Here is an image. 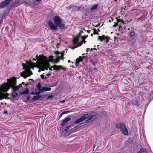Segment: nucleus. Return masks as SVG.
Masks as SVG:
<instances>
[{"instance_id":"obj_1","label":"nucleus","mask_w":153,"mask_h":153,"mask_svg":"<svg viewBox=\"0 0 153 153\" xmlns=\"http://www.w3.org/2000/svg\"><path fill=\"white\" fill-rule=\"evenodd\" d=\"M53 22L54 24L51 21H48V25L52 30L57 31L58 30V27L61 30L66 29V27L65 26V25L62 23L61 19L59 17L55 16Z\"/></svg>"},{"instance_id":"obj_2","label":"nucleus","mask_w":153,"mask_h":153,"mask_svg":"<svg viewBox=\"0 0 153 153\" xmlns=\"http://www.w3.org/2000/svg\"><path fill=\"white\" fill-rule=\"evenodd\" d=\"M37 57V55L36 57L38 59L37 62L40 69L42 71H43L45 69L48 70L50 66V64L47 58L43 55H39L38 57Z\"/></svg>"},{"instance_id":"obj_3","label":"nucleus","mask_w":153,"mask_h":153,"mask_svg":"<svg viewBox=\"0 0 153 153\" xmlns=\"http://www.w3.org/2000/svg\"><path fill=\"white\" fill-rule=\"evenodd\" d=\"M16 81L15 80L10 81L8 83H5L0 88V91L3 92H6L8 91L10 88H13L16 84Z\"/></svg>"},{"instance_id":"obj_4","label":"nucleus","mask_w":153,"mask_h":153,"mask_svg":"<svg viewBox=\"0 0 153 153\" xmlns=\"http://www.w3.org/2000/svg\"><path fill=\"white\" fill-rule=\"evenodd\" d=\"M96 116V114L94 112L91 113H89L88 114H85L81 117L82 121L88 119V120H90L92 118H94Z\"/></svg>"},{"instance_id":"obj_5","label":"nucleus","mask_w":153,"mask_h":153,"mask_svg":"<svg viewBox=\"0 0 153 153\" xmlns=\"http://www.w3.org/2000/svg\"><path fill=\"white\" fill-rule=\"evenodd\" d=\"M25 71L22 72L21 73V76L23 77L25 79L28 76H30L33 74V73L30 70L29 67L27 68L26 70Z\"/></svg>"},{"instance_id":"obj_6","label":"nucleus","mask_w":153,"mask_h":153,"mask_svg":"<svg viewBox=\"0 0 153 153\" xmlns=\"http://www.w3.org/2000/svg\"><path fill=\"white\" fill-rule=\"evenodd\" d=\"M64 52H62L61 54V57H59V56L57 57L56 60H55L53 59V56L52 55L50 56L49 58L51 60V62H53L54 63H57L59 62V60L60 59H63L64 57L63 56L64 55Z\"/></svg>"},{"instance_id":"obj_7","label":"nucleus","mask_w":153,"mask_h":153,"mask_svg":"<svg viewBox=\"0 0 153 153\" xmlns=\"http://www.w3.org/2000/svg\"><path fill=\"white\" fill-rule=\"evenodd\" d=\"M12 0H5L0 3V9L6 7H8L10 2Z\"/></svg>"},{"instance_id":"obj_8","label":"nucleus","mask_w":153,"mask_h":153,"mask_svg":"<svg viewBox=\"0 0 153 153\" xmlns=\"http://www.w3.org/2000/svg\"><path fill=\"white\" fill-rule=\"evenodd\" d=\"M110 38V37L106 36L105 35H103L102 36H99L98 40L100 41L101 42H102L105 39V42L106 43H107L108 42Z\"/></svg>"},{"instance_id":"obj_9","label":"nucleus","mask_w":153,"mask_h":153,"mask_svg":"<svg viewBox=\"0 0 153 153\" xmlns=\"http://www.w3.org/2000/svg\"><path fill=\"white\" fill-rule=\"evenodd\" d=\"M125 126L124 123L120 122L117 123L115 125V127L117 129H120V131L125 127Z\"/></svg>"},{"instance_id":"obj_10","label":"nucleus","mask_w":153,"mask_h":153,"mask_svg":"<svg viewBox=\"0 0 153 153\" xmlns=\"http://www.w3.org/2000/svg\"><path fill=\"white\" fill-rule=\"evenodd\" d=\"M13 91L12 93L11 96H12L13 98H15V96L14 94L15 93V91H17L19 90V86H14L13 87V88H11Z\"/></svg>"},{"instance_id":"obj_11","label":"nucleus","mask_w":153,"mask_h":153,"mask_svg":"<svg viewBox=\"0 0 153 153\" xmlns=\"http://www.w3.org/2000/svg\"><path fill=\"white\" fill-rule=\"evenodd\" d=\"M20 1V0H15L14 1H13L12 2V4L11 5L9 9H10V8L13 6H17L19 4Z\"/></svg>"},{"instance_id":"obj_12","label":"nucleus","mask_w":153,"mask_h":153,"mask_svg":"<svg viewBox=\"0 0 153 153\" xmlns=\"http://www.w3.org/2000/svg\"><path fill=\"white\" fill-rule=\"evenodd\" d=\"M120 131L121 133L124 135H126L128 134V130L125 126Z\"/></svg>"},{"instance_id":"obj_13","label":"nucleus","mask_w":153,"mask_h":153,"mask_svg":"<svg viewBox=\"0 0 153 153\" xmlns=\"http://www.w3.org/2000/svg\"><path fill=\"white\" fill-rule=\"evenodd\" d=\"M66 69V68H64L61 66H58L56 65H54V70H59L60 69H62L63 70L65 71Z\"/></svg>"},{"instance_id":"obj_14","label":"nucleus","mask_w":153,"mask_h":153,"mask_svg":"<svg viewBox=\"0 0 153 153\" xmlns=\"http://www.w3.org/2000/svg\"><path fill=\"white\" fill-rule=\"evenodd\" d=\"M84 58V56H81L79 57V58H77L76 59V66H78V64H79L80 62L82 61L83 58Z\"/></svg>"},{"instance_id":"obj_15","label":"nucleus","mask_w":153,"mask_h":153,"mask_svg":"<svg viewBox=\"0 0 153 153\" xmlns=\"http://www.w3.org/2000/svg\"><path fill=\"white\" fill-rule=\"evenodd\" d=\"M71 120V118L70 117H67V118L64 119L61 123V125L62 126H64L65 124L67 123L69 121Z\"/></svg>"},{"instance_id":"obj_16","label":"nucleus","mask_w":153,"mask_h":153,"mask_svg":"<svg viewBox=\"0 0 153 153\" xmlns=\"http://www.w3.org/2000/svg\"><path fill=\"white\" fill-rule=\"evenodd\" d=\"M51 90V88L46 87H43L41 90V92H43L44 91H49Z\"/></svg>"},{"instance_id":"obj_17","label":"nucleus","mask_w":153,"mask_h":153,"mask_svg":"<svg viewBox=\"0 0 153 153\" xmlns=\"http://www.w3.org/2000/svg\"><path fill=\"white\" fill-rule=\"evenodd\" d=\"M42 97V96L41 95H39L37 96H35L33 97L32 100H37L39 99L40 98Z\"/></svg>"},{"instance_id":"obj_18","label":"nucleus","mask_w":153,"mask_h":153,"mask_svg":"<svg viewBox=\"0 0 153 153\" xmlns=\"http://www.w3.org/2000/svg\"><path fill=\"white\" fill-rule=\"evenodd\" d=\"M75 8L76 9V11H79L83 10V8L82 7V5H81L80 7H77L76 6H75L74 9Z\"/></svg>"},{"instance_id":"obj_19","label":"nucleus","mask_w":153,"mask_h":153,"mask_svg":"<svg viewBox=\"0 0 153 153\" xmlns=\"http://www.w3.org/2000/svg\"><path fill=\"white\" fill-rule=\"evenodd\" d=\"M29 90L28 88H26L25 91L19 94V95L21 94H27L28 93Z\"/></svg>"},{"instance_id":"obj_20","label":"nucleus","mask_w":153,"mask_h":153,"mask_svg":"<svg viewBox=\"0 0 153 153\" xmlns=\"http://www.w3.org/2000/svg\"><path fill=\"white\" fill-rule=\"evenodd\" d=\"M98 6V4H97L95 5H93L92 7L90 8V10L91 11H92L96 9L97 7Z\"/></svg>"},{"instance_id":"obj_21","label":"nucleus","mask_w":153,"mask_h":153,"mask_svg":"<svg viewBox=\"0 0 153 153\" xmlns=\"http://www.w3.org/2000/svg\"><path fill=\"white\" fill-rule=\"evenodd\" d=\"M73 42L74 45H76L79 42V39L77 38H74L73 39Z\"/></svg>"},{"instance_id":"obj_22","label":"nucleus","mask_w":153,"mask_h":153,"mask_svg":"<svg viewBox=\"0 0 153 153\" xmlns=\"http://www.w3.org/2000/svg\"><path fill=\"white\" fill-rule=\"evenodd\" d=\"M137 153H147V152L146 149L141 148Z\"/></svg>"},{"instance_id":"obj_23","label":"nucleus","mask_w":153,"mask_h":153,"mask_svg":"<svg viewBox=\"0 0 153 153\" xmlns=\"http://www.w3.org/2000/svg\"><path fill=\"white\" fill-rule=\"evenodd\" d=\"M36 64V63H33V62H31L30 64V68H31L32 69H33L34 67V65H35Z\"/></svg>"},{"instance_id":"obj_24","label":"nucleus","mask_w":153,"mask_h":153,"mask_svg":"<svg viewBox=\"0 0 153 153\" xmlns=\"http://www.w3.org/2000/svg\"><path fill=\"white\" fill-rule=\"evenodd\" d=\"M37 88H38V90L39 91H41V90L42 89H41L42 87H41V83L40 82H39L38 83V84L37 85Z\"/></svg>"},{"instance_id":"obj_25","label":"nucleus","mask_w":153,"mask_h":153,"mask_svg":"<svg viewBox=\"0 0 153 153\" xmlns=\"http://www.w3.org/2000/svg\"><path fill=\"white\" fill-rule=\"evenodd\" d=\"M83 121L81 118V117H80V118H79V119H76L75 122V123H76V124H77V123H79L80 122H81V121Z\"/></svg>"},{"instance_id":"obj_26","label":"nucleus","mask_w":153,"mask_h":153,"mask_svg":"<svg viewBox=\"0 0 153 153\" xmlns=\"http://www.w3.org/2000/svg\"><path fill=\"white\" fill-rule=\"evenodd\" d=\"M22 65L23 66V69L26 70L27 68H28L29 67L27 66L24 63H22Z\"/></svg>"},{"instance_id":"obj_27","label":"nucleus","mask_w":153,"mask_h":153,"mask_svg":"<svg viewBox=\"0 0 153 153\" xmlns=\"http://www.w3.org/2000/svg\"><path fill=\"white\" fill-rule=\"evenodd\" d=\"M93 30H94V32H93L94 34L98 35L99 34L98 32L97 31V30H96V29H95V28Z\"/></svg>"},{"instance_id":"obj_28","label":"nucleus","mask_w":153,"mask_h":153,"mask_svg":"<svg viewBox=\"0 0 153 153\" xmlns=\"http://www.w3.org/2000/svg\"><path fill=\"white\" fill-rule=\"evenodd\" d=\"M68 112V111H64V112H62L60 114L59 116V118L60 117H61L62 116V115H63L64 114L67 113Z\"/></svg>"},{"instance_id":"obj_29","label":"nucleus","mask_w":153,"mask_h":153,"mask_svg":"<svg viewBox=\"0 0 153 153\" xmlns=\"http://www.w3.org/2000/svg\"><path fill=\"white\" fill-rule=\"evenodd\" d=\"M132 104H133V105H134L136 106L138 104H137V100H134V102H133Z\"/></svg>"},{"instance_id":"obj_30","label":"nucleus","mask_w":153,"mask_h":153,"mask_svg":"<svg viewBox=\"0 0 153 153\" xmlns=\"http://www.w3.org/2000/svg\"><path fill=\"white\" fill-rule=\"evenodd\" d=\"M116 19H117V23L122 22L123 24H124V22L123 21H121L120 19H118L117 17L116 18Z\"/></svg>"},{"instance_id":"obj_31","label":"nucleus","mask_w":153,"mask_h":153,"mask_svg":"<svg viewBox=\"0 0 153 153\" xmlns=\"http://www.w3.org/2000/svg\"><path fill=\"white\" fill-rule=\"evenodd\" d=\"M134 34L135 33L133 31H132L130 33L129 35L131 37H132Z\"/></svg>"},{"instance_id":"obj_32","label":"nucleus","mask_w":153,"mask_h":153,"mask_svg":"<svg viewBox=\"0 0 153 153\" xmlns=\"http://www.w3.org/2000/svg\"><path fill=\"white\" fill-rule=\"evenodd\" d=\"M30 98V96H28L27 97V99L26 100L24 101V102H27L29 100Z\"/></svg>"},{"instance_id":"obj_33","label":"nucleus","mask_w":153,"mask_h":153,"mask_svg":"<svg viewBox=\"0 0 153 153\" xmlns=\"http://www.w3.org/2000/svg\"><path fill=\"white\" fill-rule=\"evenodd\" d=\"M75 6H73L71 5H70L68 7H67L68 10H69L71 9L72 7H74Z\"/></svg>"},{"instance_id":"obj_34","label":"nucleus","mask_w":153,"mask_h":153,"mask_svg":"<svg viewBox=\"0 0 153 153\" xmlns=\"http://www.w3.org/2000/svg\"><path fill=\"white\" fill-rule=\"evenodd\" d=\"M41 77L42 79H43L44 78L45 79H47V78L46 77V76H45L43 74L41 75Z\"/></svg>"},{"instance_id":"obj_35","label":"nucleus","mask_w":153,"mask_h":153,"mask_svg":"<svg viewBox=\"0 0 153 153\" xmlns=\"http://www.w3.org/2000/svg\"><path fill=\"white\" fill-rule=\"evenodd\" d=\"M118 24L117 23H116L115 22H114V24L113 25V27H116L117 26H118Z\"/></svg>"},{"instance_id":"obj_36","label":"nucleus","mask_w":153,"mask_h":153,"mask_svg":"<svg viewBox=\"0 0 153 153\" xmlns=\"http://www.w3.org/2000/svg\"><path fill=\"white\" fill-rule=\"evenodd\" d=\"M88 36V35L85 36H82V38L83 39H85Z\"/></svg>"},{"instance_id":"obj_37","label":"nucleus","mask_w":153,"mask_h":153,"mask_svg":"<svg viewBox=\"0 0 153 153\" xmlns=\"http://www.w3.org/2000/svg\"><path fill=\"white\" fill-rule=\"evenodd\" d=\"M42 93L41 91L39 92H35V95H39V94H40V93Z\"/></svg>"},{"instance_id":"obj_38","label":"nucleus","mask_w":153,"mask_h":153,"mask_svg":"<svg viewBox=\"0 0 153 153\" xmlns=\"http://www.w3.org/2000/svg\"><path fill=\"white\" fill-rule=\"evenodd\" d=\"M53 97V96H52V95H50V96H48L47 98L48 99H49V98H52Z\"/></svg>"},{"instance_id":"obj_39","label":"nucleus","mask_w":153,"mask_h":153,"mask_svg":"<svg viewBox=\"0 0 153 153\" xmlns=\"http://www.w3.org/2000/svg\"><path fill=\"white\" fill-rule=\"evenodd\" d=\"M41 0H33V2H39L41 1Z\"/></svg>"},{"instance_id":"obj_40","label":"nucleus","mask_w":153,"mask_h":153,"mask_svg":"<svg viewBox=\"0 0 153 153\" xmlns=\"http://www.w3.org/2000/svg\"><path fill=\"white\" fill-rule=\"evenodd\" d=\"M55 54H57V55H59V54H60V53L58 51H56L55 52Z\"/></svg>"},{"instance_id":"obj_41","label":"nucleus","mask_w":153,"mask_h":153,"mask_svg":"<svg viewBox=\"0 0 153 153\" xmlns=\"http://www.w3.org/2000/svg\"><path fill=\"white\" fill-rule=\"evenodd\" d=\"M54 67H53V66L51 67L50 68H49V70H50V71H51L52 70V68H53L54 69Z\"/></svg>"},{"instance_id":"obj_42","label":"nucleus","mask_w":153,"mask_h":153,"mask_svg":"<svg viewBox=\"0 0 153 153\" xmlns=\"http://www.w3.org/2000/svg\"><path fill=\"white\" fill-rule=\"evenodd\" d=\"M30 94L31 95H35V92H31Z\"/></svg>"},{"instance_id":"obj_43","label":"nucleus","mask_w":153,"mask_h":153,"mask_svg":"<svg viewBox=\"0 0 153 153\" xmlns=\"http://www.w3.org/2000/svg\"><path fill=\"white\" fill-rule=\"evenodd\" d=\"M38 68L39 69V70H38V71L39 72H40L41 70V69H40V68H39V66L38 65Z\"/></svg>"},{"instance_id":"obj_44","label":"nucleus","mask_w":153,"mask_h":153,"mask_svg":"<svg viewBox=\"0 0 153 153\" xmlns=\"http://www.w3.org/2000/svg\"><path fill=\"white\" fill-rule=\"evenodd\" d=\"M14 94L15 95V96H17L18 95V94L17 93H15V92Z\"/></svg>"},{"instance_id":"obj_45","label":"nucleus","mask_w":153,"mask_h":153,"mask_svg":"<svg viewBox=\"0 0 153 153\" xmlns=\"http://www.w3.org/2000/svg\"><path fill=\"white\" fill-rule=\"evenodd\" d=\"M71 126V125H69L68 126L66 127V128L68 129V130L69 129V128Z\"/></svg>"},{"instance_id":"obj_46","label":"nucleus","mask_w":153,"mask_h":153,"mask_svg":"<svg viewBox=\"0 0 153 153\" xmlns=\"http://www.w3.org/2000/svg\"><path fill=\"white\" fill-rule=\"evenodd\" d=\"M80 36V34H79L77 36V38H78V39H79V37Z\"/></svg>"},{"instance_id":"obj_47","label":"nucleus","mask_w":153,"mask_h":153,"mask_svg":"<svg viewBox=\"0 0 153 153\" xmlns=\"http://www.w3.org/2000/svg\"><path fill=\"white\" fill-rule=\"evenodd\" d=\"M65 100H63L62 101H60V102L61 103H63L64 102H65Z\"/></svg>"},{"instance_id":"obj_48","label":"nucleus","mask_w":153,"mask_h":153,"mask_svg":"<svg viewBox=\"0 0 153 153\" xmlns=\"http://www.w3.org/2000/svg\"><path fill=\"white\" fill-rule=\"evenodd\" d=\"M92 65L94 66H95V62H92Z\"/></svg>"},{"instance_id":"obj_49","label":"nucleus","mask_w":153,"mask_h":153,"mask_svg":"<svg viewBox=\"0 0 153 153\" xmlns=\"http://www.w3.org/2000/svg\"><path fill=\"white\" fill-rule=\"evenodd\" d=\"M7 113H8V111L7 110L4 111V114H7Z\"/></svg>"},{"instance_id":"obj_50","label":"nucleus","mask_w":153,"mask_h":153,"mask_svg":"<svg viewBox=\"0 0 153 153\" xmlns=\"http://www.w3.org/2000/svg\"><path fill=\"white\" fill-rule=\"evenodd\" d=\"M100 25V23H99V24H98V25H96V26H95V27H98L99 25Z\"/></svg>"},{"instance_id":"obj_51","label":"nucleus","mask_w":153,"mask_h":153,"mask_svg":"<svg viewBox=\"0 0 153 153\" xmlns=\"http://www.w3.org/2000/svg\"><path fill=\"white\" fill-rule=\"evenodd\" d=\"M51 75V74L50 73H48L47 74H46V75L48 76H50Z\"/></svg>"},{"instance_id":"obj_52","label":"nucleus","mask_w":153,"mask_h":153,"mask_svg":"<svg viewBox=\"0 0 153 153\" xmlns=\"http://www.w3.org/2000/svg\"><path fill=\"white\" fill-rule=\"evenodd\" d=\"M90 50V48H87L86 50L87 52H88Z\"/></svg>"},{"instance_id":"obj_53","label":"nucleus","mask_w":153,"mask_h":153,"mask_svg":"<svg viewBox=\"0 0 153 153\" xmlns=\"http://www.w3.org/2000/svg\"><path fill=\"white\" fill-rule=\"evenodd\" d=\"M60 45V43H58L57 44V48H58V46Z\"/></svg>"},{"instance_id":"obj_54","label":"nucleus","mask_w":153,"mask_h":153,"mask_svg":"<svg viewBox=\"0 0 153 153\" xmlns=\"http://www.w3.org/2000/svg\"><path fill=\"white\" fill-rule=\"evenodd\" d=\"M68 130V129H67V128H66V129H64V131H66H66H67Z\"/></svg>"},{"instance_id":"obj_55","label":"nucleus","mask_w":153,"mask_h":153,"mask_svg":"<svg viewBox=\"0 0 153 153\" xmlns=\"http://www.w3.org/2000/svg\"><path fill=\"white\" fill-rule=\"evenodd\" d=\"M77 47V46L74 47H73L72 48V49H74L75 48H76Z\"/></svg>"},{"instance_id":"obj_56","label":"nucleus","mask_w":153,"mask_h":153,"mask_svg":"<svg viewBox=\"0 0 153 153\" xmlns=\"http://www.w3.org/2000/svg\"><path fill=\"white\" fill-rule=\"evenodd\" d=\"M83 33V31H81L79 33L80 35H81V34L82 33Z\"/></svg>"},{"instance_id":"obj_57","label":"nucleus","mask_w":153,"mask_h":153,"mask_svg":"<svg viewBox=\"0 0 153 153\" xmlns=\"http://www.w3.org/2000/svg\"><path fill=\"white\" fill-rule=\"evenodd\" d=\"M32 60H33V61H34H34H36V59H35V58H33V59H32Z\"/></svg>"},{"instance_id":"obj_58","label":"nucleus","mask_w":153,"mask_h":153,"mask_svg":"<svg viewBox=\"0 0 153 153\" xmlns=\"http://www.w3.org/2000/svg\"><path fill=\"white\" fill-rule=\"evenodd\" d=\"M93 69H94V70H97V68L96 67H94Z\"/></svg>"},{"instance_id":"obj_59","label":"nucleus","mask_w":153,"mask_h":153,"mask_svg":"<svg viewBox=\"0 0 153 153\" xmlns=\"http://www.w3.org/2000/svg\"><path fill=\"white\" fill-rule=\"evenodd\" d=\"M90 30H88L87 31V32L88 33H90Z\"/></svg>"},{"instance_id":"obj_60","label":"nucleus","mask_w":153,"mask_h":153,"mask_svg":"<svg viewBox=\"0 0 153 153\" xmlns=\"http://www.w3.org/2000/svg\"><path fill=\"white\" fill-rule=\"evenodd\" d=\"M82 43H83V42H82V43H81V44H80V45H79V46H80L81 45Z\"/></svg>"},{"instance_id":"obj_61","label":"nucleus","mask_w":153,"mask_h":153,"mask_svg":"<svg viewBox=\"0 0 153 153\" xmlns=\"http://www.w3.org/2000/svg\"><path fill=\"white\" fill-rule=\"evenodd\" d=\"M111 19L112 21H113V18L112 17L111 18Z\"/></svg>"},{"instance_id":"obj_62","label":"nucleus","mask_w":153,"mask_h":153,"mask_svg":"<svg viewBox=\"0 0 153 153\" xmlns=\"http://www.w3.org/2000/svg\"><path fill=\"white\" fill-rule=\"evenodd\" d=\"M83 42L84 43H85L86 42V41H85V40H84L83 41Z\"/></svg>"},{"instance_id":"obj_63","label":"nucleus","mask_w":153,"mask_h":153,"mask_svg":"<svg viewBox=\"0 0 153 153\" xmlns=\"http://www.w3.org/2000/svg\"><path fill=\"white\" fill-rule=\"evenodd\" d=\"M28 85V83H27L26 84V86H27V85Z\"/></svg>"},{"instance_id":"obj_64","label":"nucleus","mask_w":153,"mask_h":153,"mask_svg":"<svg viewBox=\"0 0 153 153\" xmlns=\"http://www.w3.org/2000/svg\"><path fill=\"white\" fill-rule=\"evenodd\" d=\"M68 63H69V62H71V61H70V60H68Z\"/></svg>"}]
</instances>
